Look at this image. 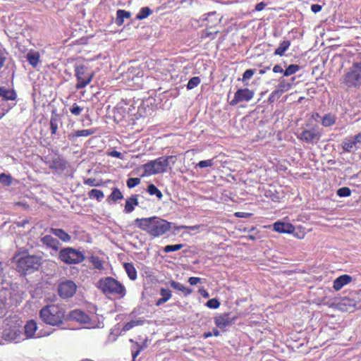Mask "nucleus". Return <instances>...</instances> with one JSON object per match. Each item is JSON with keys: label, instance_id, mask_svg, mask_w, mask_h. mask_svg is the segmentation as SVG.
<instances>
[{"label": "nucleus", "instance_id": "1", "mask_svg": "<svg viewBox=\"0 0 361 361\" xmlns=\"http://www.w3.org/2000/svg\"><path fill=\"white\" fill-rule=\"evenodd\" d=\"M135 224L150 235L158 237L171 229V223L157 216L136 219Z\"/></svg>", "mask_w": 361, "mask_h": 361}, {"label": "nucleus", "instance_id": "2", "mask_svg": "<svg viewBox=\"0 0 361 361\" xmlns=\"http://www.w3.org/2000/svg\"><path fill=\"white\" fill-rule=\"evenodd\" d=\"M39 318L47 325L60 326L65 319V310L56 305H48L42 307L39 313Z\"/></svg>", "mask_w": 361, "mask_h": 361}, {"label": "nucleus", "instance_id": "3", "mask_svg": "<svg viewBox=\"0 0 361 361\" xmlns=\"http://www.w3.org/2000/svg\"><path fill=\"white\" fill-rule=\"evenodd\" d=\"M97 288L106 295H114L123 298L126 293L124 286L115 279L107 276L99 279Z\"/></svg>", "mask_w": 361, "mask_h": 361}, {"label": "nucleus", "instance_id": "4", "mask_svg": "<svg viewBox=\"0 0 361 361\" xmlns=\"http://www.w3.org/2000/svg\"><path fill=\"white\" fill-rule=\"evenodd\" d=\"M2 338L7 341L18 343L25 339L21 329V322L16 319L5 320Z\"/></svg>", "mask_w": 361, "mask_h": 361}, {"label": "nucleus", "instance_id": "5", "mask_svg": "<svg viewBox=\"0 0 361 361\" xmlns=\"http://www.w3.org/2000/svg\"><path fill=\"white\" fill-rule=\"evenodd\" d=\"M176 160L174 156L161 157L152 160L142 166L144 173L146 176L163 173L166 171L169 164H174Z\"/></svg>", "mask_w": 361, "mask_h": 361}, {"label": "nucleus", "instance_id": "6", "mask_svg": "<svg viewBox=\"0 0 361 361\" xmlns=\"http://www.w3.org/2000/svg\"><path fill=\"white\" fill-rule=\"evenodd\" d=\"M342 83L348 88H358L361 85V61L354 62L343 77Z\"/></svg>", "mask_w": 361, "mask_h": 361}, {"label": "nucleus", "instance_id": "7", "mask_svg": "<svg viewBox=\"0 0 361 361\" xmlns=\"http://www.w3.org/2000/svg\"><path fill=\"white\" fill-rule=\"evenodd\" d=\"M42 257L36 255H27L18 259L16 269L23 274L37 270L42 264Z\"/></svg>", "mask_w": 361, "mask_h": 361}, {"label": "nucleus", "instance_id": "8", "mask_svg": "<svg viewBox=\"0 0 361 361\" xmlns=\"http://www.w3.org/2000/svg\"><path fill=\"white\" fill-rule=\"evenodd\" d=\"M69 319L78 322L86 326L87 329L102 328L104 326L103 322L96 321L97 316L90 317L88 314L80 310H74L68 314Z\"/></svg>", "mask_w": 361, "mask_h": 361}, {"label": "nucleus", "instance_id": "9", "mask_svg": "<svg viewBox=\"0 0 361 361\" xmlns=\"http://www.w3.org/2000/svg\"><path fill=\"white\" fill-rule=\"evenodd\" d=\"M338 310L343 312H353L356 310L361 308V302L359 299L358 293H352L348 297L342 298L336 304Z\"/></svg>", "mask_w": 361, "mask_h": 361}, {"label": "nucleus", "instance_id": "10", "mask_svg": "<svg viewBox=\"0 0 361 361\" xmlns=\"http://www.w3.org/2000/svg\"><path fill=\"white\" fill-rule=\"evenodd\" d=\"M59 258L66 264H79L85 259L84 254L73 247H66L59 252Z\"/></svg>", "mask_w": 361, "mask_h": 361}, {"label": "nucleus", "instance_id": "11", "mask_svg": "<svg viewBox=\"0 0 361 361\" xmlns=\"http://www.w3.org/2000/svg\"><path fill=\"white\" fill-rule=\"evenodd\" d=\"M75 75L78 80L75 88L77 90H80L85 87L90 83L94 76V73L89 72L87 68L84 65H75Z\"/></svg>", "mask_w": 361, "mask_h": 361}, {"label": "nucleus", "instance_id": "12", "mask_svg": "<svg viewBox=\"0 0 361 361\" xmlns=\"http://www.w3.org/2000/svg\"><path fill=\"white\" fill-rule=\"evenodd\" d=\"M255 95V92L248 88L238 89L233 97V99L230 102V105L235 106L240 102H249Z\"/></svg>", "mask_w": 361, "mask_h": 361}, {"label": "nucleus", "instance_id": "13", "mask_svg": "<svg viewBox=\"0 0 361 361\" xmlns=\"http://www.w3.org/2000/svg\"><path fill=\"white\" fill-rule=\"evenodd\" d=\"M77 286L73 281H66L59 286V294L62 298H68L74 295Z\"/></svg>", "mask_w": 361, "mask_h": 361}, {"label": "nucleus", "instance_id": "14", "mask_svg": "<svg viewBox=\"0 0 361 361\" xmlns=\"http://www.w3.org/2000/svg\"><path fill=\"white\" fill-rule=\"evenodd\" d=\"M37 324L33 320H29L27 322L24 326V338H40L42 336H48L49 334H42V332H37Z\"/></svg>", "mask_w": 361, "mask_h": 361}, {"label": "nucleus", "instance_id": "15", "mask_svg": "<svg viewBox=\"0 0 361 361\" xmlns=\"http://www.w3.org/2000/svg\"><path fill=\"white\" fill-rule=\"evenodd\" d=\"M320 136L321 135L317 129L312 128L302 130L298 137L305 142L312 143L317 142L319 140Z\"/></svg>", "mask_w": 361, "mask_h": 361}, {"label": "nucleus", "instance_id": "16", "mask_svg": "<svg viewBox=\"0 0 361 361\" xmlns=\"http://www.w3.org/2000/svg\"><path fill=\"white\" fill-rule=\"evenodd\" d=\"M233 320L234 319L231 318L228 313L219 314L214 317L216 326L221 329H225L227 326L232 324Z\"/></svg>", "mask_w": 361, "mask_h": 361}, {"label": "nucleus", "instance_id": "17", "mask_svg": "<svg viewBox=\"0 0 361 361\" xmlns=\"http://www.w3.org/2000/svg\"><path fill=\"white\" fill-rule=\"evenodd\" d=\"M274 230L281 233H292L295 227L290 223L276 221L274 224Z\"/></svg>", "mask_w": 361, "mask_h": 361}, {"label": "nucleus", "instance_id": "18", "mask_svg": "<svg viewBox=\"0 0 361 361\" xmlns=\"http://www.w3.org/2000/svg\"><path fill=\"white\" fill-rule=\"evenodd\" d=\"M0 98L3 101H15L17 99V93L13 89L2 86L0 87Z\"/></svg>", "mask_w": 361, "mask_h": 361}, {"label": "nucleus", "instance_id": "19", "mask_svg": "<svg viewBox=\"0 0 361 361\" xmlns=\"http://www.w3.org/2000/svg\"><path fill=\"white\" fill-rule=\"evenodd\" d=\"M40 242L43 244L47 246L48 247H50L54 252H56L59 247V242L56 238H54L53 236L50 235H46L44 236H42L40 238Z\"/></svg>", "mask_w": 361, "mask_h": 361}, {"label": "nucleus", "instance_id": "20", "mask_svg": "<svg viewBox=\"0 0 361 361\" xmlns=\"http://www.w3.org/2000/svg\"><path fill=\"white\" fill-rule=\"evenodd\" d=\"M352 281V277L347 274H343L336 278L334 281L333 288L335 290H341L344 286Z\"/></svg>", "mask_w": 361, "mask_h": 361}, {"label": "nucleus", "instance_id": "21", "mask_svg": "<svg viewBox=\"0 0 361 361\" xmlns=\"http://www.w3.org/2000/svg\"><path fill=\"white\" fill-rule=\"evenodd\" d=\"M169 284L174 290L181 292L184 296H188L192 293V290L191 288L185 287L180 283L176 281L171 280L169 281Z\"/></svg>", "mask_w": 361, "mask_h": 361}, {"label": "nucleus", "instance_id": "22", "mask_svg": "<svg viewBox=\"0 0 361 361\" xmlns=\"http://www.w3.org/2000/svg\"><path fill=\"white\" fill-rule=\"evenodd\" d=\"M94 133L95 130L92 129L78 130L74 133L68 134V137L70 140L74 141L78 137H87Z\"/></svg>", "mask_w": 361, "mask_h": 361}, {"label": "nucleus", "instance_id": "23", "mask_svg": "<svg viewBox=\"0 0 361 361\" xmlns=\"http://www.w3.org/2000/svg\"><path fill=\"white\" fill-rule=\"evenodd\" d=\"M59 123H61L60 116L55 111H53L50 118V130L51 135L56 134Z\"/></svg>", "mask_w": 361, "mask_h": 361}, {"label": "nucleus", "instance_id": "24", "mask_svg": "<svg viewBox=\"0 0 361 361\" xmlns=\"http://www.w3.org/2000/svg\"><path fill=\"white\" fill-rule=\"evenodd\" d=\"M39 53L36 51L30 50L26 55V59L29 63L33 67L35 68L37 66L39 62Z\"/></svg>", "mask_w": 361, "mask_h": 361}, {"label": "nucleus", "instance_id": "25", "mask_svg": "<svg viewBox=\"0 0 361 361\" xmlns=\"http://www.w3.org/2000/svg\"><path fill=\"white\" fill-rule=\"evenodd\" d=\"M131 17V13L129 11L119 9L116 11V18L115 20L116 24L118 26H121L123 24L125 19H128Z\"/></svg>", "mask_w": 361, "mask_h": 361}, {"label": "nucleus", "instance_id": "26", "mask_svg": "<svg viewBox=\"0 0 361 361\" xmlns=\"http://www.w3.org/2000/svg\"><path fill=\"white\" fill-rule=\"evenodd\" d=\"M138 204L137 195H132L126 201L124 212L127 214L131 213L134 210V206Z\"/></svg>", "mask_w": 361, "mask_h": 361}, {"label": "nucleus", "instance_id": "27", "mask_svg": "<svg viewBox=\"0 0 361 361\" xmlns=\"http://www.w3.org/2000/svg\"><path fill=\"white\" fill-rule=\"evenodd\" d=\"M342 147L343 149V151L345 152H352L357 150L359 148V147L355 144V142L352 140L350 137L345 138L343 140L342 143Z\"/></svg>", "mask_w": 361, "mask_h": 361}, {"label": "nucleus", "instance_id": "28", "mask_svg": "<svg viewBox=\"0 0 361 361\" xmlns=\"http://www.w3.org/2000/svg\"><path fill=\"white\" fill-rule=\"evenodd\" d=\"M292 87V82L281 78L276 90L281 95L283 92L288 91Z\"/></svg>", "mask_w": 361, "mask_h": 361}, {"label": "nucleus", "instance_id": "29", "mask_svg": "<svg viewBox=\"0 0 361 361\" xmlns=\"http://www.w3.org/2000/svg\"><path fill=\"white\" fill-rule=\"evenodd\" d=\"M50 232L63 242H68L71 240V236L63 229L51 228Z\"/></svg>", "mask_w": 361, "mask_h": 361}, {"label": "nucleus", "instance_id": "30", "mask_svg": "<svg viewBox=\"0 0 361 361\" xmlns=\"http://www.w3.org/2000/svg\"><path fill=\"white\" fill-rule=\"evenodd\" d=\"M124 269L130 280H135L137 279V271L131 263H125Z\"/></svg>", "mask_w": 361, "mask_h": 361}, {"label": "nucleus", "instance_id": "31", "mask_svg": "<svg viewBox=\"0 0 361 361\" xmlns=\"http://www.w3.org/2000/svg\"><path fill=\"white\" fill-rule=\"evenodd\" d=\"M336 121V117L332 114H325L322 119V125L324 127L333 126Z\"/></svg>", "mask_w": 361, "mask_h": 361}, {"label": "nucleus", "instance_id": "32", "mask_svg": "<svg viewBox=\"0 0 361 361\" xmlns=\"http://www.w3.org/2000/svg\"><path fill=\"white\" fill-rule=\"evenodd\" d=\"M290 46V42L288 40L283 41L279 46V47L275 50L274 54L282 56L284 55V53L289 49Z\"/></svg>", "mask_w": 361, "mask_h": 361}, {"label": "nucleus", "instance_id": "33", "mask_svg": "<svg viewBox=\"0 0 361 361\" xmlns=\"http://www.w3.org/2000/svg\"><path fill=\"white\" fill-rule=\"evenodd\" d=\"M143 324H144V320H142L141 319H133V320L130 321L129 322H127L126 324H125V325L123 327L122 331H123V332L128 331L130 330L131 329H133V327L137 326H141Z\"/></svg>", "mask_w": 361, "mask_h": 361}, {"label": "nucleus", "instance_id": "34", "mask_svg": "<svg viewBox=\"0 0 361 361\" xmlns=\"http://www.w3.org/2000/svg\"><path fill=\"white\" fill-rule=\"evenodd\" d=\"M90 261L92 264L94 269L99 271L104 269V262L99 257L92 256L90 258Z\"/></svg>", "mask_w": 361, "mask_h": 361}, {"label": "nucleus", "instance_id": "35", "mask_svg": "<svg viewBox=\"0 0 361 361\" xmlns=\"http://www.w3.org/2000/svg\"><path fill=\"white\" fill-rule=\"evenodd\" d=\"M123 198V196L119 189L115 188L113 189L111 195L108 197V201L116 202Z\"/></svg>", "mask_w": 361, "mask_h": 361}, {"label": "nucleus", "instance_id": "36", "mask_svg": "<svg viewBox=\"0 0 361 361\" xmlns=\"http://www.w3.org/2000/svg\"><path fill=\"white\" fill-rule=\"evenodd\" d=\"M152 13V10L149 7H142L136 16L137 20H143Z\"/></svg>", "mask_w": 361, "mask_h": 361}, {"label": "nucleus", "instance_id": "37", "mask_svg": "<svg viewBox=\"0 0 361 361\" xmlns=\"http://www.w3.org/2000/svg\"><path fill=\"white\" fill-rule=\"evenodd\" d=\"M88 196L90 199H96L98 201H101L104 198V195L99 190L92 189L89 192Z\"/></svg>", "mask_w": 361, "mask_h": 361}, {"label": "nucleus", "instance_id": "38", "mask_svg": "<svg viewBox=\"0 0 361 361\" xmlns=\"http://www.w3.org/2000/svg\"><path fill=\"white\" fill-rule=\"evenodd\" d=\"M147 190L149 195H156L159 200L163 197L161 192L154 184H149Z\"/></svg>", "mask_w": 361, "mask_h": 361}, {"label": "nucleus", "instance_id": "39", "mask_svg": "<svg viewBox=\"0 0 361 361\" xmlns=\"http://www.w3.org/2000/svg\"><path fill=\"white\" fill-rule=\"evenodd\" d=\"M300 70V66L296 64H291L288 66V68L284 71L283 75L284 76H290L291 75L295 74Z\"/></svg>", "mask_w": 361, "mask_h": 361}, {"label": "nucleus", "instance_id": "40", "mask_svg": "<svg viewBox=\"0 0 361 361\" xmlns=\"http://www.w3.org/2000/svg\"><path fill=\"white\" fill-rule=\"evenodd\" d=\"M183 247V244L168 245L164 247V251L166 253L175 252L180 250Z\"/></svg>", "mask_w": 361, "mask_h": 361}, {"label": "nucleus", "instance_id": "41", "mask_svg": "<svg viewBox=\"0 0 361 361\" xmlns=\"http://www.w3.org/2000/svg\"><path fill=\"white\" fill-rule=\"evenodd\" d=\"M200 83V79L199 77H193L190 78L188 82L187 88L192 90L196 87Z\"/></svg>", "mask_w": 361, "mask_h": 361}, {"label": "nucleus", "instance_id": "42", "mask_svg": "<svg viewBox=\"0 0 361 361\" xmlns=\"http://www.w3.org/2000/svg\"><path fill=\"white\" fill-rule=\"evenodd\" d=\"M337 195L341 197H349L351 195V190L348 187H343L337 190Z\"/></svg>", "mask_w": 361, "mask_h": 361}, {"label": "nucleus", "instance_id": "43", "mask_svg": "<svg viewBox=\"0 0 361 361\" xmlns=\"http://www.w3.org/2000/svg\"><path fill=\"white\" fill-rule=\"evenodd\" d=\"M83 111V108L74 103L70 108V112L74 116H79Z\"/></svg>", "mask_w": 361, "mask_h": 361}, {"label": "nucleus", "instance_id": "44", "mask_svg": "<svg viewBox=\"0 0 361 361\" xmlns=\"http://www.w3.org/2000/svg\"><path fill=\"white\" fill-rule=\"evenodd\" d=\"M0 183L3 185H9L11 183V177L5 173L0 174Z\"/></svg>", "mask_w": 361, "mask_h": 361}, {"label": "nucleus", "instance_id": "45", "mask_svg": "<svg viewBox=\"0 0 361 361\" xmlns=\"http://www.w3.org/2000/svg\"><path fill=\"white\" fill-rule=\"evenodd\" d=\"M8 53L2 47L0 46V69L4 66Z\"/></svg>", "mask_w": 361, "mask_h": 361}, {"label": "nucleus", "instance_id": "46", "mask_svg": "<svg viewBox=\"0 0 361 361\" xmlns=\"http://www.w3.org/2000/svg\"><path fill=\"white\" fill-rule=\"evenodd\" d=\"M160 295L166 301H168L172 296L171 291L169 289L164 288L160 289Z\"/></svg>", "mask_w": 361, "mask_h": 361}, {"label": "nucleus", "instance_id": "47", "mask_svg": "<svg viewBox=\"0 0 361 361\" xmlns=\"http://www.w3.org/2000/svg\"><path fill=\"white\" fill-rule=\"evenodd\" d=\"M206 305L211 309H217L220 306V302L217 299L212 298L207 302Z\"/></svg>", "mask_w": 361, "mask_h": 361}, {"label": "nucleus", "instance_id": "48", "mask_svg": "<svg viewBox=\"0 0 361 361\" xmlns=\"http://www.w3.org/2000/svg\"><path fill=\"white\" fill-rule=\"evenodd\" d=\"M140 183V179L139 178H130L127 180V186L129 188H133Z\"/></svg>", "mask_w": 361, "mask_h": 361}, {"label": "nucleus", "instance_id": "49", "mask_svg": "<svg viewBox=\"0 0 361 361\" xmlns=\"http://www.w3.org/2000/svg\"><path fill=\"white\" fill-rule=\"evenodd\" d=\"M213 164H214L213 159H207V160L200 161L197 164L196 167L205 168V167L212 166H213Z\"/></svg>", "mask_w": 361, "mask_h": 361}, {"label": "nucleus", "instance_id": "50", "mask_svg": "<svg viewBox=\"0 0 361 361\" xmlns=\"http://www.w3.org/2000/svg\"><path fill=\"white\" fill-rule=\"evenodd\" d=\"M255 74V71L252 70V69H247L246 70L243 75V81H246L247 80H250L252 76L253 75Z\"/></svg>", "mask_w": 361, "mask_h": 361}, {"label": "nucleus", "instance_id": "51", "mask_svg": "<svg viewBox=\"0 0 361 361\" xmlns=\"http://www.w3.org/2000/svg\"><path fill=\"white\" fill-rule=\"evenodd\" d=\"M63 166V164L61 159H56L52 161L51 164H50V168L51 169H60Z\"/></svg>", "mask_w": 361, "mask_h": 361}, {"label": "nucleus", "instance_id": "52", "mask_svg": "<svg viewBox=\"0 0 361 361\" xmlns=\"http://www.w3.org/2000/svg\"><path fill=\"white\" fill-rule=\"evenodd\" d=\"M84 184L89 186H97L98 184L96 183V180L94 178H87L84 180Z\"/></svg>", "mask_w": 361, "mask_h": 361}, {"label": "nucleus", "instance_id": "53", "mask_svg": "<svg viewBox=\"0 0 361 361\" xmlns=\"http://www.w3.org/2000/svg\"><path fill=\"white\" fill-rule=\"evenodd\" d=\"M201 280H202V279H200L199 277L192 276L188 279V282L190 285L195 286V285L197 284L198 283H200L201 281Z\"/></svg>", "mask_w": 361, "mask_h": 361}, {"label": "nucleus", "instance_id": "54", "mask_svg": "<svg viewBox=\"0 0 361 361\" xmlns=\"http://www.w3.org/2000/svg\"><path fill=\"white\" fill-rule=\"evenodd\" d=\"M108 154L109 156L112 157H116V158L121 159H123L122 154L121 152H118V151H116V150H113V151L109 152Z\"/></svg>", "mask_w": 361, "mask_h": 361}, {"label": "nucleus", "instance_id": "55", "mask_svg": "<svg viewBox=\"0 0 361 361\" xmlns=\"http://www.w3.org/2000/svg\"><path fill=\"white\" fill-rule=\"evenodd\" d=\"M352 140L355 142V144L358 146L359 144H361V133L357 134L355 136L350 137Z\"/></svg>", "mask_w": 361, "mask_h": 361}, {"label": "nucleus", "instance_id": "56", "mask_svg": "<svg viewBox=\"0 0 361 361\" xmlns=\"http://www.w3.org/2000/svg\"><path fill=\"white\" fill-rule=\"evenodd\" d=\"M311 10L313 13H317L322 10V6L319 4H312L311 6Z\"/></svg>", "mask_w": 361, "mask_h": 361}, {"label": "nucleus", "instance_id": "57", "mask_svg": "<svg viewBox=\"0 0 361 361\" xmlns=\"http://www.w3.org/2000/svg\"><path fill=\"white\" fill-rule=\"evenodd\" d=\"M280 96H281V94L278 92V91L276 90H275L270 94L269 99L270 101H274L276 98H278Z\"/></svg>", "mask_w": 361, "mask_h": 361}, {"label": "nucleus", "instance_id": "58", "mask_svg": "<svg viewBox=\"0 0 361 361\" xmlns=\"http://www.w3.org/2000/svg\"><path fill=\"white\" fill-rule=\"evenodd\" d=\"M235 216L236 217H239V218H246V217H249L251 216V214L250 213H246V212H236L235 214Z\"/></svg>", "mask_w": 361, "mask_h": 361}, {"label": "nucleus", "instance_id": "59", "mask_svg": "<svg viewBox=\"0 0 361 361\" xmlns=\"http://www.w3.org/2000/svg\"><path fill=\"white\" fill-rule=\"evenodd\" d=\"M198 292L202 295L204 298H208L209 297V293L203 288H200Z\"/></svg>", "mask_w": 361, "mask_h": 361}, {"label": "nucleus", "instance_id": "60", "mask_svg": "<svg viewBox=\"0 0 361 361\" xmlns=\"http://www.w3.org/2000/svg\"><path fill=\"white\" fill-rule=\"evenodd\" d=\"M273 71L276 73H283V69L280 65H275L273 68Z\"/></svg>", "mask_w": 361, "mask_h": 361}, {"label": "nucleus", "instance_id": "61", "mask_svg": "<svg viewBox=\"0 0 361 361\" xmlns=\"http://www.w3.org/2000/svg\"><path fill=\"white\" fill-rule=\"evenodd\" d=\"M265 6H266V4L264 2L258 3L255 6V10L257 11H261L264 8Z\"/></svg>", "mask_w": 361, "mask_h": 361}, {"label": "nucleus", "instance_id": "62", "mask_svg": "<svg viewBox=\"0 0 361 361\" xmlns=\"http://www.w3.org/2000/svg\"><path fill=\"white\" fill-rule=\"evenodd\" d=\"M218 33V31H215L214 32H207L205 33V37H210L212 39H214V37H215V35H216Z\"/></svg>", "mask_w": 361, "mask_h": 361}, {"label": "nucleus", "instance_id": "63", "mask_svg": "<svg viewBox=\"0 0 361 361\" xmlns=\"http://www.w3.org/2000/svg\"><path fill=\"white\" fill-rule=\"evenodd\" d=\"M216 16V13L215 12H213V13H209L207 14V17L206 18V20L209 23V22H212L213 20H212V18Z\"/></svg>", "mask_w": 361, "mask_h": 361}, {"label": "nucleus", "instance_id": "64", "mask_svg": "<svg viewBox=\"0 0 361 361\" xmlns=\"http://www.w3.org/2000/svg\"><path fill=\"white\" fill-rule=\"evenodd\" d=\"M167 301H166L164 298H159L157 302H156V305L157 306H160L162 304L166 302Z\"/></svg>", "mask_w": 361, "mask_h": 361}]
</instances>
